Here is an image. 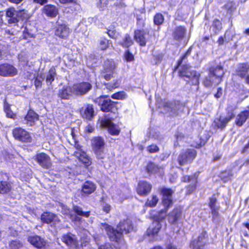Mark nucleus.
I'll use <instances>...</instances> for the list:
<instances>
[{
  "instance_id": "52",
  "label": "nucleus",
  "mask_w": 249,
  "mask_h": 249,
  "mask_svg": "<svg viewBox=\"0 0 249 249\" xmlns=\"http://www.w3.org/2000/svg\"><path fill=\"white\" fill-rule=\"evenodd\" d=\"M2 154L5 160L10 161L14 158V155L7 151H4Z\"/></svg>"
},
{
  "instance_id": "54",
  "label": "nucleus",
  "mask_w": 249,
  "mask_h": 249,
  "mask_svg": "<svg viewBox=\"0 0 249 249\" xmlns=\"http://www.w3.org/2000/svg\"><path fill=\"white\" fill-rule=\"evenodd\" d=\"M147 150L150 153H156L159 151V147L155 144H152L147 147Z\"/></svg>"
},
{
  "instance_id": "34",
  "label": "nucleus",
  "mask_w": 249,
  "mask_h": 249,
  "mask_svg": "<svg viewBox=\"0 0 249 249\" xmlns=\"http://www.w3.org/2000/svg\"><path fill=\"white\" fill-rule=\"evenodd\" d=\"M4 110L7 117L13 119H16V114L12 111L10 108V105L6 102L4 103Z\"/></svg>"
},
{
  "instance_id": "23",
  "label": "nucleus",
  "mask_w": 249,
  "mask_h": 249,
  "mask_svg": "<svg viewBox=\"0 0 249 249\" xmlns=\"http://www.w3.org/2000/svg\"><path fill=\"white\" fill-rule=\"evenodd\" d=\"M42 13L48 17L53 18L57 15L58 10L55 6L47 4L43 7Z\"/></svg>"
},
{
  "instance_id": "28",
  "label": "nucleus",
  "mask_w": 249,
  "mask_h": 249,
  "mask_svg": "<svg viewBox=\"0 0 249 249\" xmlns=\"http://www.w3.org/2000/svg\"><path fill=\"white\" fill-rule=\"evenodd\" d=\"M146 171L149 173H159L160 175L163 173V168L161 167H159L152 162L148 163L146 166Z\"/></svg>"
},
{
  "instance_id": "35",
  "label": "nucleus",
  "mask_w": 249,
  "mask_h": 249,
  "mask_svg": "<svg viewBox=\"0 0 249 249\" xmlns=\"http://www.w3.org/2000/svg\"><path fill=\"white\" fill-rule=\"evenodd\" d=\"M11 188V184L7 181H0V194H6L8 193Z\"/></svg>"
},
{
  "instance_id": "22",
  "label": "nucleus",
  "mask_w": 249,
  "mask_h": 249,
  "mask_svg": "<svg viewBox=\"0 0 249 249\" xmlns=\"http://www.w3.org/2000/svg\"><path fill=\"white\" fill-rule=\"evenodd\" d=\"M181 217V211L179 208L174 209L168 215L169 223H176Z\"/></svg>"
},
{
  "instance_id": "36",
  "label": "nucleus",
  "mask_w": 249,
  "mask_h": 249,
  "mask_svg": "<svg viewBox=\"0 0 249 249\" xmlns=\"http://www.w3.org/2000/svg\"><path fill=\"white\" fill-rule=\"evenodd\" d=\"M106 87L107 89L109 91H112V90L118 88L120 85V81L118 79H113L112 82L107 83L105 84Z\"/></svg>"
},
{
  "instance_id": "33",
  "label": "nucleus",
  "mask_w": 249,
  "mask_h": 249,
  "mask_svg": "<svg viewBox=\"0 0 249 249\" xmlns=\"http://www.w3.org/2000/svg\"><path fill=\"white\" fill-rule=\"evenodd\" d=\"M133 44V41L131 36L128 34H126L122 41L119 42V44L124 48H128Z\"/></svg>"
},
{
  "instance_id": "12",
  "label": "nucleus",
  "mask_w": 249,
  "mask_h": 249,
  "mask_svg": "<svg viewBox=\"0 0 249 249\" xmlns=\"http://www.w3.org/2000/svg\"><path fill=\"white\" fill-rule=\"evenodd\" d=\"M18 70L13 65L3 64L0 65V75L2 76H14L17 74Z\"/></svg>"
},
{
  "instance_id": "5",
  "label": "nucleus",
  "mask_w": 249,
  "mask_h": 249,
  "mask_svg": "<svg viewBox=\"0 0 249 249\" xmlns=\"http://www.w3.org/2000/svg\"><path fill=\"white\" fill-rule=\"evenodd\" d=\"M179 76L184 78L191 85H197L199 84V79L200 74L192 70L188 65H182L179 71Z\"/></svg>"
},
{
  "instance_id": "19",
  "label": "nucleus",
  "mask_w": 249,
  "mask_h": 249,
  "mask_svg": "<svg viewBox=\"0 0 249 249\" xmlns=\"http://www.w3.org/2000/svg\"><path fill=\"white\" fill-rule=\"evenodd\" d=\"M36 160L38 163L43 167L49 168L51 163L49 157L44 153H40L36 155Z\"/></svg>"
},
{
  "instance_id": "27",
  "label": "nucleus",
  "mask_w": 249,
  "mask_h": 249,
  "mask_svg": "<svg viewBox=\"0 0 249 249\" xmlns=\"http://www.w3.org/2000/svg\"><path fill=\"white\" fill-rule=\"evenodd\" d=\"M93 151L104 149L105 142L101 137L93 138L91 141Z\"/></svg>"
},
{
  "instance_id": "1",
  "label": "nucleus",
  "mask_w": 249,
  "mask_h": 249,
  "mask_svg": "<svg viewBox=\"0 0 249 249\" xmlns=\"http://www.w3.org/2000/svg\"><path fill=\"white\" fill-rule=\"evenodd\" d=\"M174 191L171 189L163 188L161 190V193L163 196L162 203L165 208V210L160 211L157 217V220H155L152 225L147 230V234L149 236H154L159 231L161 226L160 220L163 219L166 213L167 209L172 205L173 201L172 195Z\"/></svg>"
},
{
  "instance_id": "29",
  "label": "nucleus",
  "mask_w": 249,
  "mask_h": 249,
  "mask_svg": "<svg viewBox=\"0 0 249 249\" xmlns=\"http://www.w3.org/2000/svg\"><path fill=\"white\" fill-rule=\"evenodd\" d=\"M63 242L71 247H75L77 245V240L75 236L71 233L63 236Z\"/></svg>"
},
{
  "instance_id": "49",
  "label": "nucleus",
  "mask_w": 249,
  "mask_h": 249,
  "mask_svg": "<svg viewBox=\"0 0 249 249\" xmlns=\"http://www.w3.org/2000/svg\"><path fill=\"white\" fill-rule=\"evenodd\" d=\"M9 245L12 249H18L22 246L21 243L18 240L12 241Z\"/></svg>"
},
{
  "instance_id": "6",
  "label": "nucleus",
  "mask_w": 249,
  "mask_h": 249,
  "mask_svg": "<svg viewBox=\"0 0 249 249\" xmlns=\"http://www.w3.org/2000/svg\"><path fill=\"white\" fill-rule=\"evenodd\" d=\"M115 67V63L112 59L107 60L104 62L103 69L101 72V76L106 80H110L113 77L114 71Z\"/></svg>"
},
{
  "instance_id": "2",
  "label": "nucleus",
  "mask_w": 249,
  "mask_h": 249,
  "mask_svg": "<svg viewBox=\"0 0 249 249\" xmlns=\"http://www.w3.org/2000/svg\"><path fill=\"white\" fill-rule=\"evenodd\" d=\"M101 228L106 230L111 240L118 242L121 239L123 233L130 232L133 230V228L130 220L127 219L121 221L116 230L106 223H102Z\"/></svg>"
},
{
  "instance_id": "48",
  "label": "nucleus",
  "mask_w": 249,
  "mask_h": 249,
  "mask_svg": "<svg viewBox=\"0 0 249 249\" xmlns=\"http://www.w3.org/2000/svg\"><path fill=\"white\" fill-rule=\"evenodd\" d=\"M224 7L228 11L231 13L235 9V5L231 1L228 2L224 5Z\"/></svg>"
},
{
  "instance_id": "55",
  "label": "nucleus",
  "mask_w": 249,
  "mask_h": 249,
  "mask_svg": "<svg viewBox=\"0 0 249 249\" xmlns=\"http://www.w3.org/2000/svg\"><path fill=\"white\" fill-rule=\"evenodd\" d=\"M102 207L103 210L106 213H108L111 210V206L107 203H103Z\"/></svg>"
},
{
  "instance_id": "38",
  "label": "nucleus",
  "mask_w": 249,
  "mask_h": 249,
  "mask_svg": "<svg viewBox=\"0 0 249 249\" xmlns=\"http://www.w3.org/2000/svg\"><path fill=\"white\" fill-rule=\"evenodd\" d=\"M55 76V70L54 68H51L46 76V81L48 85H50L54 80Z\"/></svg>"
},
{
  "instance_id": "44",
  "label": "nucleus",
  "mask_w": 249,
  "mask_h": 249,
  "mask_svg": "<svg viewBox=\"0 0 249 249\" xmlns=\"http://www.w3.org/2000/svg\"><path fill=\"white\" fill-rule=\"evenodd\" d=\"M153 56L154 58V63L157 64L161 61L163 58V54L161 52H155Z\"/></svg>"
},
{
  "instance_id": "39",
  "label": "nucleus",
  "mask_w": 249,
  "mask_h": 249,
  "mask_svg": "<svg viewBox=\"0 0 249 249\" xmlns=\"http://www.w3.org/2000/svg\"><path fill=\"white\" fill-rule=\"evenodd\" d=\"M74 212L78 215L85 217H88L90 214V212H84L82 209L79 206H74Z\"/></svg>"
},
{
  "instance_id": "31",
  "label": "nucleus",
  "mask_w": 249,
  "mask_h": 249,
  "mask_svg": "<svg viewBox=\"0 0 249 249\" xmlns=\"http://www.w3.org/2000/svg\"><path fill=\"white\" fill-rule=\"evenodd\" d=\"M234 115L233 113L228 116L225 117H220L218 122L216 123V125L218 128H224L227 124L234 117Z\"/></svg>"
},
{
  "instance_id": "7",
  "label": "nucleus",
  "mask_w": 249,
  "mask_h": 249,
  "mask_svg": "<svg viewBox=\"0 0 249 249\" xmlns=\"http://www.w3.org/2000/svg\"><path fill=\"white\" fill-rule=\"evenodd\" d=\"M96 102L98 103L101 106V109L104 112L111 111L115 113L117 111V102L111 100H104L102 97L97 99Z\"/></svg>"
},
{
  "instance_id": "13",
  "label": "nucleus",
  "mask_w": 249,
  "mask_h": 249,
  "mask_svg": "<svg viewBox=\"0 0 249 249\" xmlns=\"http://www.w3.org/2000/svg\"><path fill=\"white\" fill-rule=\"evenodd\" d=\"M207 243V233L206 231H202L198 237L197 240L193 241L191 243L192 249H205Z\"/></svg>"
},
{
  "instance_id": "9",
  "label": "nucleus",
  "mask_w": 249,
  "mask_h": 249,
  "mask_svg": "<svg viewBox=\"0 0 249 249\" xmlns=\"http://www.w3.org/2000/svg\"><path fill=\"white\" fill-rule=\"evenodd\" d=\"M196 155L194 149H188L179 154L178 161L180 165L191 162L195 159Z\"/></svg>"
},
{
  "instance_id": "43",
  "label": "nucleus",
  "mask_w": 249,
  "mask_h": 249,
  "mask_svg": "<svg viewBox=\"0 0 249 249\" xmlns=\"http://www.w3.org/2000/svg\"><path fill=\"white\" fill-rule=\"evenodd\" d=\"M18 21L19 20L27 19L29 18V15L27 11L22 10L18 11Z\"/></svg>"
},
{
  "instance_id": "59",
  "label": "nucleus",
  "mask_w": 249,
  "mask_h": 249,
  "mask_svg": "<svg viewBox=\"0 0 249 249\" xmlns=\"http://www.w3.org/2000/svg\"><path fill=\"white\" fill-rule=\"evenodd\" d=\"M199 140L200 142L196 145V147L199 148L201 146L204 145L207 141V139L206 138L204 139H202L201 138H200Z\"/></svg>"
},
{
  "instance_id": "4",
  "label": "nucleus",
  "mask_w": 249,
  "mask_h": 249,
  "mask_svg": "<svg viewBox=\"0 0 249 249\" xmlns=\"http://www.w3.org/2000/svg\"><path fill=\"white\" fill-rule=\"evenodd\" d=\"M223 67L221 64L211 66L209 69V74L205 77L203 83L205 87H215L222 81L224 75Z\"/></svg>"
},
{
  "instance_id": "60",
  "label": "nucleus",
  "mask_w": 249,
  "mask_h": 249,
  "mask_svg": "<svg viewBox=\"0 0 249 249\" xmlns=\"http://www.w3.org/2000/svg\"><path fill=\"white\" fill-rule=\"evenodd\" d=\"M222 94V89L221 88L217 89V92L215 94L214 96L216 98H219Z\"/></svg>"
},
{
  "instance_id": "57",
  "label": "nucleus",
  "mask_w": 249,
  "mask_h": 249,
  "mask_svg": "<svg viewBox=\"0 0 249 249\" xmlns=\"http://www.w3.org/2000/svg\"><path fill=\"white\" fill-rule=\"evenodd\" d=\"M191 49H189L186 53L182 56V58L178 61V67L181 66L183 63V61L186 58L187 56L190 53Z\"/></svg>"
},
{
  "instance_id": "58",
  "label": "nucleus",
  "mask_w": 249,
  "mask_h": 249,
  "mask_svg": "<svg viewBox=\"0 0 249 249\" xmlns=\"http://www.w3.org/2000/svg\"><path fill=\"white\" fill-rule=\"evenodd\" d=\"M63 37L67 36L70 33V29L66 25L63 24Z\"/></svg>"
},
{
  "instance_id": "50",
  "label": "nucleus",
  "mask_w": 249,
  "mask_h": 249,
  "mask_svg": "<svg viewBox=\"0 0 249 249\" xmlns=\"http://www.w3.org/2000/svg\"><path fill=\"white\" fill-rule=\"evenodd\" d=\"M44 77L42 76H37L35 80V86L36 89L40 88L42 85V81Z\"/></svg>"
},
{
  "instance_id": "61",
  "label": "nucleus",
  "mask_w": 249,
  "mask_h": 249,
  "mask_svg": "<svg viewBox=\"0 0 249 249\" xmlns=\"http://www.w3.org/2000/svg\"><path fill=\"white\" fill-rule=\"evenodd\" d=\"M225 36H224V37H223L222 36H221L219 37V38H218V40L217 41V42L219 45H221L223 44V43L225 41Z\"/></svg>"
},
{
  "instance_id": "40",
  "label": "nucleus",
  "mask_w": 249,
  "mask_h": 249,
  "mask_svg": "<svg viewBox=\"0 0 249 249\" xmlns=\"http://www.w3.org/2000/svg\"><path fill=\"white\" fill-rule=\"evenodd\" d=\"M164 21V17L161 14L157 13L154 17V22L155 25H161Z\"/></svg>"
},
{
  "instance_id": "18",
  "label": "nucleus",
  "mask_w": 249,
  "mask_h": 249,
  "mask_svg": "<svg viewBox=\"0 0 249 249\" xmlns=\"http://www.w3.org/2000/svg\"><path fill=\"white\" fill-rule=\"evenodd\" d=\"M38 120V115L33 110H30L24 117L23 123L29 126H33Z\"/></svg>"
},
{
  "instance_id": "21",
  "label": "nucleus",
  "mask_w": 249,
  "mask_h": 249,
  "mask_svg": "<svg viewBox=\"0 0 249 249\" xmlns=\"http://www.w3.org/2000/svg\"><path fill=\"white\" fill-rule=\"evenodd\" d=\"M28 240L34 246L38 249L44 247L46 245V241L37 235L29 237Z\"/></svg>"
},
{
  "instance_id": "51",
  "label": "nucleus",
  "mask_w": 249,
  "mask_h": 249,
  "mask_svg": "<svg viewBox=\"0 0 249 249\" xmlns=\"http://www.w3.org/2000/svg\"><path fill=\"white\" fill-rule=\"evenodd\" d=\"M213 27L216 29V31H215V33L217 32H219L222 29L221 23L218 19H215L213 22Z\"/></svg>"
},
{
  "instance_id": "8",
  "label": "nucleus",
  "mask_w": 249,
  "mask_h": 249,
  "mask_svg": "<svg viewBox=\"0 0 249 249\" xmlns=\"http://www.w3.org/2000/svg\"><path fill=\"white\" fill-rule=\"evenodd\" d=\"M12 135L16 140L22 142H30L32 140L30 133L21 127L14 128L12 131Z\"/></svg>"
},
{
  "instance_id": "25",
  "label": "nucleus",
  "mask_w": 249,
  "mask_h": 249,
  "mask_svg": "<svg viewBox=\"0 0 249 249\" xmlns=\"http://www.w3.org/2000/svg\"><path fill=\"white\" fill-rule=\"evenodd\" d=\"M186 33V28L182 26L176 27L173 32V37L176 40L182 39Z\"/></svg>"
},
{
  "instance_id": "41",
  "label": "nucleus",
  "mask_w": 249,
  "mask_h": 249,
  "mask_svg": "<svg viewBox=\"0 0 249 249\" xmlns=\"http://www.w3.org/2000/svg\"><path fill=\"white\" fill-rule=\"evenodd\" d=\"M216 202V199L215 197L213 196L210 198V202L209 203V206L212 210V212L214 214H217V207L215 206V203Z\"/></svg>"
},
{
  "instance_id": "16",
  "label": "nucleus",
  "mask_w": 249,
  "mask_h": 249,
  "mask_svg": "<svg viewBox=\"0 0 249 249\" xmlns=\"http://www.w3.org/2000/svg\"><path fill=\"white\" fill-rule=\"evenodd\" d=\"M91 88V85L88 82H82L74 85L73 90L77 94H84L89 91Z\"/></svg>"
},
{
  "instance_id": "26",
  "label": "nucleus",
  "mask_w": 249,
  "mask_h": 249,
  "mask_svg": "<svg viewBox=\"0 0 249 249\" xmlns=\"http://www.w3.org/2000/svg\"><path fill=\"white\" fill-rule=\"evenodd\" d=\"M249 116V111H243L239 113L236 117L235 123L239 127L241 126L246 121Z\"/></svg>"
},
{
  "instance_id": "20",
  "label": "nucleus",
  "mask_w": 249,
  "mask_h": 249,
  "mask_svg": "<svg viewBox=\"0 0 249 249\" xmlns=\"http://www.w3.org/2000/svg\"><path fill=\"white\" fill-rule=\"evenodd\" d=\"M146 33L143 30H136L134 32V38L141 46H145L146 43Z\"/></svg>"
},
{
  "instance_id": "56",
  "label": "nucleus",
  "mask_w": 249,
  "mask_h": 249,
  "mask_svg": "<svg viewBox=\"0 0 249 249\" xmlns=\"http://www.w3.org/2000/svg\"><path fill=\"white\" fill-rule=\"evenodd\" d=\"M71 92V89L69 88V89H66L65 90L63 89V99H68L69 96L71 95L70 93Z\"/></svg>"
},
{
  "instance_id": "53",
  "label": "nucleus",
  "mask_w": 249,
  "mask_h": 249,
  "mask_svg": "<svg viewBox=\"0 0 249 249\" xmlns=\"http://www.w3.org/2000/svg\"><path fill=\"white\" fill-rule=\"evenodd\" d=\"M124 58L127 61L130 62L134 60L133 55L130 53L129 50H127L124 54Z\"/></svg>"
},
{
  "instance_id": "42",
  "label": "nucleus",
  "mask_w": 249,
  "mask_h": 249,
  "mask_svg": "<svg viewBox=\"0 0 249 249\" xmlns=\"http://www.w3.org/2000/svg\"><path fill=\"white\" fill-rule=\"evenodd\" d=\"M104 151V149L94 151L98 161L101 163L104 162V159L105 157V154Z\"/></svg>"
},
{
  "instance_id": "47",
  "label": "nucleus",
  "mask_w": 249,
  "mask_h": 249,
  "mask_svg": "<svg viewBox=\"0 0 249 249\" xmlns=\"http://www.w3.org/2000/svg\"><path fill=\"white\" fill-rule=\"evenodd\" d=\"M33 34H32V33L28 29L27 26H25L23 30V38L26 39L28 37H33Z\"/></svg>"
},
{
  "instance_id": "46",
  "label": "nucleus",
  "mask_w": 249,
  "mask_h": 249,
  "mask_svg": "<svg viewBox=\"0 0 249 249\" xmlns=\"http://www.w3.org/2000/svg\"><path fill=\"white\" fill-rule=\"evenodd\" d=\"M108 47V40L104 38L100 40L99 48L101 50H106Z\"/></svg>"
},
{
  "instance_id": "62",
  "label": "nucleus",
  "mask_w": 249,
  "mask_h": 249,
  "mask_svg": "<svg viewBox=\"0 0 249 249\" xmlns=\"http://www.w3.org/2000/svg\"><path fill=\"white\" fill-rule=\"evenodd\" d=\"M47 0H33V2L36 3H39L41 5H43L44 3H47Z\"/></svg>"
},
{
  "instance_id": "17",
  "label": "nucleus",
  "mask_w": 249,
  "mask_h": 249,
  "mask_svg": "<svg viewBox=\"0 0 249 249\" xmlns=\"http://www.w3.org/2000/svg\"><path fill=\"white\" fill-rule=\"evenodd\" d=\"M249 71V64L247 63L238 64L235 70L236 74L242 78H245Z\"/></svg>"
},
{
  "instance_id": "63",
  "label": "nucleus",
  "mask_w": 249,
  "mask_h": 249,
  "mask_svg": "<svg viewBox=\"0 0 249 249\" xmlns=\"http://www.w3.org/2000/svg\"><path fill=\"white\" fill-rule=\"evenodd\" d=\"M98 249H112L109 244L100 246Z\"/></svg>"
},
{
  "instance_id": "15",
  "label": "nucleus",
  "mask_w": 249,
  "mask_h": 249,
  "mask_svg": "<svg viewBox=\"0 0 249 249\" xmlns=\"http://www.w3.org/2000/svg\"><path fill=\"white\" fill-rule=\"evenodd\" d=\"M152 185L145 181H141L138 183L137 192L140 196H145L149 194L151 190Z\"/></svg>"
},
{
  "instance_id": "45",
  "label": "nucleus",
  "mask_w": 249,
  "mask_h": 249,
  "mask_svg": "<svg viewBox=\"0 0 249 249\" xmlns=\"http://www.w3.org/2000/svg\"><path fill=\"white\" fill-rule=\"evenodd\" d=\"M111 97L112 98L117 100H123L125 98L126 95L124 91H120L112 94Z\"/></svg>"
},
{
  "instance_id": "30",
  "label": "nucleus",
  "mask_w": 249,
  "mask_h": 249,
  "mask_svg": "<svg viewBox=\"0 0 249 249\" xmlns=\"http://www.w3.org/2000/svg\"><path fill=\"white\" fill-rule=\"evenodd\" d=\"M96 189V186L92 182L86 181L82 186V192L85 195H89L92 193Z\"/></svg>"
},
{
  "instance_id": "10",
  "label": "nucleus",
  "mask_w": 249,
  "mask_h": 249,
  "mask_svg": "<svg viewBox=\"0 0 249 249\" xmlns=\"http://www.w3.org/2000/svg\"><path fill=\"white\" fill-rule=\"evenodd\" d=\"M184 106L179 101L168 102L164 103V108L167 111L172 112L173 114H176L179 111H181L184 109Z\"/></svg>"
},
{
  "instance_id": "64",
  "label": "nucleus",
  "mask_w": 249,
  "mask_h": 249,
  "mask_svg": "<svg viewBox=\"0 0 249 249\" xmlns=\"http://www.w3.org/2000/svg\"><path fill=\"white\" fill-rule=\"evenodd\" d=\"M62 29H61V28H60V29L57 30L55 31V34L56 36H59V37H61L62 36Z\"/></svg>"
},
{
  "instance_id": "32",
  "label": "nucleus",
  "mask_w": 249,
  "mask_h": 249,
  "mask_svg": "<svg viewBox=\"0 0 249 249\" xmlns=\"http://www.w3.org/2000/svg\"><path fill=\"white\" fill-rule=\"evenodd\" d=\"M56 217V216L52 213H44L41 215V220L43 222L50 223L53 221Z\"/></svg>"
},
{
  "instance_id": "24",
  "label": "nucleus",
  "mask_w": 249,
  "mask_h": 249,
  "mask_svg": "<svg viewBox=\"0 0 249 249\" xmlns=\"http://www.w3.org/2000/svg\"><path fill=\"white\" fill-rule=\"evenodd\" d=\"M18 11H16L14 8L11 7L6 10V17L9 18L8 20L9 23H16L18 21Z\"/></svg>"
},
{
  "instance_id": "14",
  "label": "nucleus",
  "mask_w": 249,
  "mask_h": 249,
  "mask_svg": "<svg viewBox=\"0 0 249 249\" xmlns=\"http://www.w3.org/2000/svg\"><path fill=\"white\" fill-rule=\"evenodd\" d=\"M80 111L81 116L88 120L92 119L95 115L94 108L91 105L89 104L85 107H82Z\"/></svg>"
},
{
  "instance_id": "11",
  "label": "nucleus",
  "mask_w": 249,
  "mask_h": 249,
  "mask_svg": "<svg viewBox=\"0 0 249 249\" xmlns=\"http://www.w3.org/2000/svg\"><path fill=\"white\" fill-rule=\"evenodd\" d=\"M111 118L104 119L101 122L102 127L107 129L109 134L113 135H118L120 132V129L118 126L113 124L110 120Z\"/></svg>"
},
{
  "instance_id": "3",
  "label": "nucleus",
  "mask_w": 249,
  "mask_h": 249,
  "mask_svg": "<svg viewBox=\"0 0 249 249\" xmlns=\"http://www.w3.org/2000/svg\"><path fill=\"white\" fill-rule=\"evenodd\" d=\"M68 142L75 147V150L73 155L80 160L86 167L91 164V159L87 155L84 150L76 141L73 130L72 128H68L65 132Z\"/></svg>"
},
{
  "instance_id": "37",
  "label": "nucleus",
  "mask_w": 249,
  "mask_h": 249,
  "mask_svg": "<svg viewBox=\"0 0 249 249\" xmlns=\"http://www.w3.org/2000/svg\"><path fill=\"white\" fill-rule=\"evenodd\" d=\"M158 201V197L156 195H152L151 197L147 199L145 205L147 206L153 207L157 205Z\"/></svg>"
}]
</instances>
